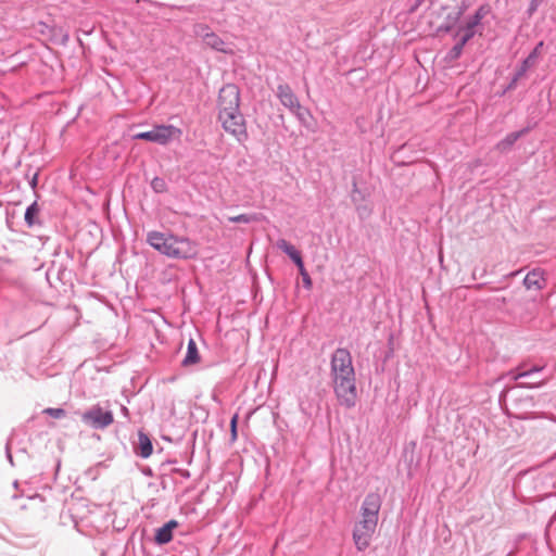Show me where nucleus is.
I'll list each match as a JSON object with an SVG mask.
<instances>
[{"label":"nucleus","mask_w":556,"mask_h":556,"mask_svg":"<svg viewBox=\"0 0 556 556\" xmlns=\"http://www.w3.org/2000/svg\"><path fill=\"white\" fill-rule=\"evenodd\" d=\"M333 391L340 405L352 408L356 404L355 371L349 350L339 348L330 362Z\"/></svg>","instance_id":"obj_1"},{"label":"nucleus","mask_w":556,"mask_h":556,"mask_svg":"<svg viewBox=\"0 0 556 556\" xmlns=\"http://www.w3.org/2000/svg\"><path fill=\"white\" fill-rule=\"evenodd\" d=\"M381 505L382 498L376 492L368 493L362 503V518L355 523L353 529V542L359 552L365 551L370 545L378 525Z\"/></svg>","instance_id":"obj_2"},{"label":"nucleus","mask_w":556,"mask_h":556,"mask_svg":"<svg viewBox=\"0 0 556 556\" xmlns=\"http://www.w3.org/2000/svg\"><path fill=\"white\" fill-rule=\"evenodd\" d=\"M147 242L159 253L175 260H188L197 255V245L189 238L156 230L147 233Z\"/></svg>","instance_id":"obj_3"},{"label":"nucleus","mask_w":556,"mask_h":556,"mask_svg":"<svg viewBox=\"0 0 556 556\" xmlns=\"http://www.w3.org/2000/svg\"><path fill=\"white\" fill-rule=\"evenodd\" d=\"M490 13V4H481L472 15L468 16L465 24L458 27L454 37H459L463 41L468 43L477 34L482 35V30L478 28L482 20Z\"/></svg>","instance_id":"obj_4"},{"label":"nucleus","mask_w":556,"mask_h":556,"mask_svg":"<svg viewBox=\"0 0 556 556\" xmlns=\"http://www.w3.org/2000/svg\"><path fill=\"white\" fill-rule=\"evenodd\" d=\"M180 135L181 130L174 125H156L149 131H141L134 135V139L166 146L173 138L179 137Z\"/></svg>","instance_id":"obj_5"},{"label":"nucleus","mask_w":556,"mask_h":556,"mask_svg":"<svg viewBox=\"0 0 556 556\" xmlns=\"http://www.w3.org/2000/svg\"><path fill=\"white\" fill-rule=\"evenodd\" d=\"M224 130L232 135L240 143L248 140L247 122L243 114L239 111L218 116Z\"/></svg>","instance_id":"obj_6"},{"label":"nucleus","mask_w":556,"mask_h":556,"mask_svg":"<svg viewBox=\"0 0 556 556\" xmlns=\"http://www.w3.org/2000/svg\"><path fill=\"white\" fill-rule=\"evenodd\" d=\"M218 116L240 110V90L233 84H228L219 90Z\"/></svg>","instance_id":"obj_7"},{"label":"nucleus","mask_w":556,"mask_h":556,"mask_svg":"<svg viewBox=\"0 0 556 556\" xmlns=\"http://www.w3.org/2000/svg\"><path fill=\"white\" fill-rule=\"evenodd\" d=\"M81 420L93 429H105L114 418L111 410H103L99 405H93L81 414Z\"/></svg>","instance_id":"obj_8"},{"label":"nucleus","mask_w":556,"mask_h":556,"mask_svg":"<svg viewBox=\"0 0 556 556\" xmlns=\"http://www.w3.org/2000/svg\"><path fill=\"white\" fill-rule=\"evenodd\" d=\"M276 96L281 104L289 109L292 113L301 110L300 101L288 84L278 85Z\"/></svg>","instance_id":"obj_9"},{"label":"nucleus","mask_w":556,"mask_h":556,"mask_svg":"<svg viewBox=\"0 0 556 556\" xmlns=\"http://www.w3.org/2000/svg\"><path fill=\"white\" fill-rule=\"evenodd\" d=\"M178 527V521L172 519L156 529L154 541L159 545L167 544L173 539V531Z\"/></svg>","instance_id":"obj_10"},{"label":"nucleus","mask_w":556,"mask_h":556,"mask_svg":"<svg viewBox=\"0 0 556 556\" xmlns=\"http://www.w3.org/2000/svg\"><path fill=\"white\" fill-rule=\"evenodd\" d=\"M523 286L529 290H542L545 287V278L543 270L540 268H535L529 271L523 279Z\"/></svg>","instance_id":"obj_11"},{"label":"nucleus","mask_w":556,"mask_h":556,"mask_svg":"<svg viewBox=\"0 0 556 556\" xmlns=\"http://www.w3.org/2000/svg\"><path fill=\"white\" fill-rule=\"evenodd\" d=\"M533 126L528 125L519 131H514L508 134L504 139H502L497 144L496 149L501 152H507L515 144V142L520 139L522 136L528 134Z\"/></svg>","instance_id":"obj_12"},{"label":"nucleus","mask_w":556,"mask_h":556,"mask_svg":"<svg viewBox=\"0 0 556 556\" xmlns=\"http://www.w3.org/2000/svg\"><path fill=\"white\" fill-rule=\"evenodd\" d=\"M544 46L543 41H540L534 49L529 53V55L521 62L520 66L518 67V76H525L527 71L536 65L538 60L541 55V50Z\"/></svg>","instance_id":"obj_13"},{"label":"nucleus","mask_w":556,"mask_h":556,"mask_svg":"<svg viewBox=\"0 0 556 556\" xmlns=\"http://www.w3.org/2000/svg\"><path fill=\"white\" fill-rule=\"evenodd\" d=\"M152 452L153 445L150 437L146 432L139 431L138 442L135 446V453L142 458H148Z\"/></svg>","instance_id":"obj_14"},{"label":"nucleus","mask_w":556,"mask_h":556,"mask_svg":"<svg viewBox=\"0 0 556 556\" xmlns=\"http://www.w3.org/2000/svg\"><path fill=\"white\" fill-rule=\"evenodd\" d=\"M200 359H201V356H200V353L198 350V345H197L195 341L191 338L188 341L187 352H186L184 359L181 361V366L189 367V366L195 365L200 362Z\"/></svg>","instance_id":"obj_15"},{"label":"nucleus","mask_w":556,"mask_h":556,"mask_svg":"<svg viewBox=\"0 0 556 556\" xmlns=\"http://www.w3.org/2000/svg\"><path fill=\"white\" fill-rule=\"evenodd\" d=\"M39 212L40 207L37 201H34L30 205L27 206L24 219L29 228L42 225L41 220L39 219Z\"/></svg>","instance_id":"obj_16"},{"label":"nucleus","mask_w":556,"mask_h":556,"mask_svg":"<svg viewBox=\"0 0 556 556\" xmlns=\"http://www.w3.org/2000/svg\"><path fill=\"white\" fill-rule=\"evenodd\" d=\"M203 42L219 52H227L225 49V41L215 33H205L203 36Z\"/></svg>","instance_id":"obj_17"},{"label":"nucleus","mask_w":556,"mask_h":556,"mask_svg":"<svg viewBox=\"0 0 556 556\" xmlns=\"http://www.w3.org/2000/svg\"><path fill=\"white\" fill-rule=\"evenodd\" d=\"M520 369H521V367L518 368L519 371L517 374H515L514 371L509 372V375L513 377L514 380L527 378V377L532 376L535 372H540L544 369V366H532L531 368L526 369V370H520Z\"/></svg>","instance_id":"obj_18"},{"label":"nucleus","mask_w":556,"mask_h":556,"mask_svg":"<svg viewBox=\"0 0 556 556\" xmlns=\"http://www.w3.org/2000/svg\"><path fill=\"white\" fill-rule=\"evenodd\" d=\"M467 45V42L463 41L460 38L458 41L452 47V49L447 53V58L451 61H455L460 58L464 51V47Z\"/></svg>","instance_id":"obj_19"},{"label":"nucleus","mask_w":556,"mask_h":556,"mask_svg":"<svg viewBox=\"0 0 556 556\" xmlns=\"http://www.w3.org/2000/svg\"><path fill=\"white\" fill-rule=\"evenodd\" d=\"M228 220L230 223H235V224H239V223L250 224L252 222L257 220V217L255 214H240L237 216H230L228 218Z\"/></svg>","instance_id":"obj_20"},{"label":"nucleus","mask_w":556,"mask_h":556,"mask_svg":"<svg viewBox=\"0 0 556 556\" xmlns=\"http://www.w3.org/2000/svg\"><path fill=\"white\" fill-rule=\"evenodd\" d=\"M296 266H298L300 275L302 277L304 288L306 290H311L313 282H312L311 276L308 275L307 270L304 267V263L302 262L301 264H299Z\"/></svg>","instance_id":"obj_21"},{"label":"nucleus","mask_w":556,"mask_h":556,"mask_svg":"<svg viewBox=\"0 0 556 556\" xmlns=\"http://www.w3.org/2000/svg\"><path fill=\"white\" fill-rule=\"evenodd\" d=\"M295 265H299L303 262L301 253L292 245L290 244L287 250L283 251Z\"/></svg>","instance_id":"obj_22"},{"label":"nucleus","mask_w":556,"mask_h":556,"mask_svg":"<svg viewBox=\"0 0 556 556\" xmlns=\"http://www.w3.org/2000/svg\"><path fill=\"white\" fill-rule=\"evenodd\" d=\"M43 413L47 414L48 416L56 418V419L63 418L66 415L65 409H63V408H52V407L46 408L43 410Z\"/></svg>","instance_id":"obj_23"},{"label":"nucleus","mask_w":556,"mask_h":556,"mask_svg":"<svg viewBox=\"0 0 556 556\" xmlns=\"http://www.w3.org/2000/svg\"><path fill=\"white\" fill-rule=\"evenodd\" d=\"M238 419H239L238 414H235L231 417V420H230V439H231V442H235L237 440V438H238V430H237Z\"/></svg>","instance_id":"obj_24"},{"label":"nucleus","mask_w":556,"mask_h":556,"mask_svg":"<svg viewBox=\"0 0 556 556\" xmlns=\"http://www.w3.org/2000/svg\"><path fill=\"white\" fill-rule=\"evenodd\" d=\"M151 187L157 193H162L166 190V184H165L164 179L159 178V177H155L152 180Z\"/></svg>","instance_id":"obj_25"},{"label":"nucleus","mask_w":556,"mask_h":556,"mask_svg":"<svg viewBox=\"0 0 556 556\" xmlns=\"http://www.w3.org/2000/svg\"><path fill=\"white\" fill-rule=\"evenodd\" d=\"M471 1L470 0H462L459 5L457 7V10L455 11L458 16H463L465 12L470 8Z\"/></svg>","instance_id":"obj_26"},{"label":"nucleus","mask_w":556,"mask_h":556,"mask_svg":"<svg viewBox=\"0 0 556 556\" xmlns=\"http://www.w3.org/2000/svg\"><path fill=\"white\" fill-rule=\"evenodd\" d=\"M194 33L197 36L201 37L203 39V36L205 33H211L210 27L205 24H197L194 26Z\"/></svg>","instance_id":"obj_27"},{"label":"nucleus","mask_w":556,"mask_h":556,"mask_svg":"<svg viewBox=\"0 0 556 556\" xmlns=\"http://www.w3.org/2000/svg\"><path fill=\"white\" fill-rule=\"evenodd\" d=\"M545 384L544 380L535 381V382H520L518 387L520 388H527V389H533V388H540Z\"/></svg>","instance_id":"obj_28"},{"label":"nucleus","mask_w":556,"mask_h":556,"mask_svg":"<svg viewBox=\"0 0 556 556\" xmlns=\"http://www.w3.org/2000/svg\"><path fill=\"white\" fill-rule=\"evenodd\" d=\"M460 18H462V17H460V16H458V14H456L455 12H453V13H450V14H447V15H446L445 21H446L450 25H452V26H454V27H455V26L458 24V22L460 21Z\"/></svg>","instance_id":"obj_29"},{"label":"nucleus","mask_w":556,"mask_h":556,"mask_svg":"<svg viewBox=\"0 0 556 556\" xmlns=\"http://www.w3.org/2000/svg\"><path fill=\"white\" fill-rule=\"evenodd\" d=\"M543 0H531L528 8V15L531 16L542 3Z\"/></svg>","instance_id":"obj_30"},{"label":"nucleus","mask_w":556,"mask_h":556,"mask_svg":"<svg viewBox=\"0 0 556 556\" xmlns=\"http://www.w3.org/2000/svg\"><path fill=\"white\" fill-rule=\"evenodd\" d=\"M5 455H7V458H8L9 463L11 464V466H14L13 456L11 454V442H10V440L5 444Z\"/></svg>","instance_id":"obj_31"},{"label":"nucleus","mask_w":556,"mask_h":556,"mask_svg":"<svg viewBox=\"0 0 556 556\" xmlns=\"http://www.w3.org/2000/svg\"><path fill=\"white\" fill-rule=\"evenodd\" d=\"M291 243H289L286 239H278L276 242V247L282 252L289 248Z\"/></svg>","instance_id":"obj_32"},{"label":"nucleus","mask_w":556,"mask_h":556,"mask_svg":"<svg viewBox=\"0 0 556 556\" xmlns=\"http://www.w3.org/2000/svg\"><path fill=\"white\" fill-rule=\"evenodd\" d=\"M522 76H518V71H516L513 79L510 80L507 89L510 90V89H514L517 85V81L521 78Z\"/></svg>","instance_id":"obj_33"},{"label":"nucleus","mask_w":556,"mask_h":556,"mask_svg":"<svg viewBox=\"0 0 556 556\" xmlns=\"http://www.w3.org/2000/svg\"><path fill=\"white\" fill-rule=\"evenodd\" d=\"M454 26L450 25L446 21L439 27V31L450 33Z\"/></svg>","instance_id":"obj_34"},{"label":"nucleus","mask_w":556,"mask_h":556,"mask_svg":"<svg viewBox=\"0 0 556 556\" xmlns=\"http://www.w3.org/2000/svg\"><path fill=\"white\" fill-rule=\"evenodd\" d=\"M358 194H359V191H358V188H357V184H356V181L354 180V181H353V190H352V201H353V202H356V201H357L356 195H358Z\"/></svg>","instance_id":"obj_35"},{"label":"nucleus","mask_w":556,"mask_h":556,"mask_svg":"<svg viewBox=\"0 0 556 556\" xmlns=\"http://www.w3.org/2000/svg\"><path fill=\"white\" fill-rule=\"evenodd\" d=\"M358 194H359V191H358V188H357V184H356V181L354 180V181H353V190H352V201H353V202H356V201H357L356 195H358Z\"/></svg>","instance_id":"obj_36"},{"label":"nucleus","mask_w":556,"mask_h":556,"mask_svg":"<svg viewBox=\"0 0 556 556\" xmlns=\"http://www.w3.org/2000/svg\"><path fill=\"white\" fill-rule=\"evenodd\" d=\"M37 184H38V174L35 173L29 181V185L33 189H35L37 187Z\"/></svg>","instance_id":"obj_37"},{"label":"nucleus","mask_w":556,"mask_h":556,"mask_svg":"<svg viewBox=\"0 0 556 556\" xmlns=\"http://www.w3.org/2000/svg\"><path fill=\"white\" fill-rule=\"evenodd\" d=\"M121 410L125 416L128 415V408L126 406H122Z\"/></svg>","instance_id":"obj_38"},{"label":"nucleus","mask_w":556,"mask_h":556,"mask_svg":"<svg viewBox=\"0 0 556 556\" xmlns=\"http://www.w3.org/2000/svg\"><path fill=\"white\" fill-rule=\"evenodd\" d=\"M182 476L189 477V472L185 471V472H182Z\"/></svg>","instance_id":"obj_39"}]
</instances>
